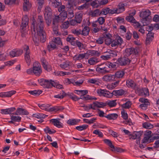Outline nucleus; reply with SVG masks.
<instances>
[{
	"label": "nucleus",
	"instance_id": "1",
	"mask_svg": "<svg viewBox=\"0 0 159 159\" xmlns=\"http://www.w3.org/2000/svg\"><path fill=\"white\" fill-rule=\"evenodd\" d=\"M31 28L33 39L35 45L38 46L39 43V39L41 42L43 43L45 40L46 36L45 32L43 30V17L39 16L37 21H36L33 17L31 21Z\"/></svg>",
	"mask_w": 159,
	"mask_h": 159
},
{
	"label": "nucleus",
	"instance_id": "2",
	"mask_svg": "<svg viewBox=\"0 0 159 159\" xmlns=\"http://www.w3.org/2000/svg\"><path fill=\"white\" fill-rule=\"evenodd\" d=\"M31 28L33 39L35 45L38 46L39 43V39L41 42L43 43L45 40L46 36L45 32L43 30V17L39 16L37 21H36L33 17L31 21Z\"/></svg>",
	"mask_w": 159,
	"mask_h": 159
},
{
	"label": "nucleus",
	"instance_id": "3",
	"mask_svg": "<svg viewBox=\"0 0 159 159\" xmlns=\"http://www.w3.org/2000/svg\"><path fill=\"white\" fill-rule=\"evenodd\" d=\"M42 72V70L40 65L38 62H35L33 63L32 68L28 69L26 70V72L28 74H34L37 76L40 75Z\"/></svg>",
	"mask_w": 159,
	"mask_h": 159
},
{
	"label": "nucleus",
	"instance_id": "4",
	"mask_svg": "<svg viewBox=\"0 0 159 159\" xmlns=\"http://www.w3.org/2000/svg\"><path fill=\"white\" fill-rule=\"evenodd\" d=\"M38 106L41 109L48 111H62L64 109L61 106H54L51 107L50 105L48 104H39Z\"/></svg>",
	"mask_w": 159,
	"mask_h": 159
},
{
	"label": "nucleus",
	"instance_id": "5",
	"mask_svg": "<svg viewBox=\"0 0 159 159\" xmlns=\"http://www.w3.org/2000/svg\"><path fill=\"white\" fill-rule=\"evenodd\" d=\"M29 22V19L27 15H25L22 18V21L21 25V36L25 37L27 34L26 27L28 25Z\"/></svg>",
	"mask_w": 159,
	"mask_h": 159
},
{
	"label": "nucleus",
	"instance_id": "6",
	"mask_svg": "<svg viewBox=\"0 0 159 159\" xmlns=\"http://www.w3.org/2000/svg\"><path fill=\"white\" fill-rule=\"evenodd\" d=\"M38 81L41 85L47 88H51L55 84V81L52 80H48L42 79L39 80Z\"/></svg>",
	"mask_w": 159,
	"mask_h": 159
},
{
	"label": "nucleus",
	"instance_id": "7",
	"mask_svg": "<svg viewBox=\"0 0 159 159\" xmlns=\"http://www.w3.org/2000/svg\"><path fill=\"white\" fill-rule=\"evenodd\" d=\"M44 15L46 23L49 26L51 22L52 19V13L51 9L49 7L47 6L46 7Z\"/></svg>",
	"mask_w": 159,
	"mask_h": 159
},
{
	"label": "nucleus",
	"instance_id": "8",
	"mask_svg": "<svg viewBox=\"0 0 159 159\" xmlns=\"http://www.w3.org/2000/svg\"><path fill=\"white\" fill-rule=\"evenodd\" d=\"M67 14L66 11H62L58 16H55L53 19V24L59 22H62L67 17Z\"/></svg>",
	"mask_w": 159,
	"mask_h": 159
},
{
	"label": "nucleus",
	"instance_id": "9",
	"mask_svg": "<svg viewBox=\"0 0 159 159\" xmlns=\"http://www.w3.org/2000/svg\"><path fill=\"white\" fill-rule=\"evenodd\" d=\"M23 50L25 53V58L28 66L30 65L31 61L30 52L29 47L25 45L23 47Z\"/></svg>",
	"mask_w": 159,
	"mask_h": 159
},
{
	"label": "nucleus",
	"instance_id": "10",
	"mask_svg": "<svg viewBox=\"0 0 159 159\" xmlns=\"http://www.w3.org/2000/svg\"><path fill=\"white\" fill-rule=\"evenodd\" d=\"M90 25V23L89 20H86L85 21V23H84L82 26L84 25V27L81 32V34L84 36H87L88 35L90 29L88 27Z\"/></svg>",
	"mask_w": 159,
	"mask_h": 159
},
{
	"label": "nucleus",
	"instance_id": "11",
	"mask_svg": "<svg viewBox=\"0 0 159 159\" xmlns=\"http://www.w3.org/2000/svg\"><path fill=\"white\" fill-rule=\"evenodd\" d=\"M16 110L15 107H11L5 109H2L1 110V113L3 114H9L11 115H14Z\"/></svg>",
	"mask_w": 159,
	"mask_h": 159
},
{
	"label": "nucleus",
	"instance_id": "12",
	"mask_svg": "<svg viewBox=\"0 0 159 159\" xmlns=\"http://www.w3.org/2000/svg\"><path fill=\"white\" fill-rule=\"evenodd\" d=\"M138 53V51L137 49L131 48H126L125 50L124 54L126 56H128L132 54L137 55Z\"/></svg>",
	"mask_w": 159,
	"mask_h": 159
},
{
	"label": "nucleus",
	"instance_id": "13",
	"mask_svg": "<svg viewBox=\"0 0 159 159\" xmlns=\"http://www.w3.org/2000/svg\"><path fill=\"white\" fill-rule=\"evenodd\" d=\"M118 63L120 66H125L130 63L129 59L127 57H120L117 60Z\"/></svg>",
	"mask_w": 159,
	"mask_h": 159
},
{
	"label": "nucleus",
	"instance_id": "14",
	"mask_svg": "<svg viewBox=\"0 0 159 159\" xmlns=\"http://www.w3.org/2000/svg\"><path fill=\"white\" fill-rule=\"evenodd\" d=\"M136 14V11L134 10L130 11L129 15L127 16L125 18L126 20L129 22H135V20L133 16Z\"/></svg>",
	"mask_w": 159,
	"mask_h": 159
},
{
	"label": "nucleus",
	"instance_id": "15",
	"mask_svg": "<svg viewBox=\"0 0 159 159\" xmlns=\"http://www.w3.org/2000/svg\"><path fill=\"white\" fill-rule=\"evenodd\" d=\"M139 101L142 103V104L140 105V107L143 110H146L147 106L149 105V102L147 99L141 98L139 99Z\"/></svg>",
	"mask_w": 159,
	"mask_h": 159
},
{
	"label": "nucleus",
	"instance_id": "16",
	"mask_svg": "<svg viewBox=\"0 0 159 159\" xmlns=\"http://www.w3.org/2000/svg\"><path fill=\"white\" fill-rule=\"evenodd\" d=\"M59 120V119H52L50 120V121L57 127L58 128H62L63 127V125L60 121Z\"/></svg>",
	"mask_w": 159,
	"mask_h": 159
},
{
	"label": "nucleus",
	"instance_id": "17",
	"mask_svg": "<svg viewBox=\"0 0 159 159\" xmlns=\"http://www.w3.org/2000/svg\"><path fill=\"white\" fill-rule=\"evenodd\" d=\"M88 54L87 53H80L79 54L75 55L73 57L74 60L80 61L84 58L85 59H88Z\"/></svg>",
	"mask_w": 159,
	"mask_h": 159
},
{
	"label": "nucleus",
	"instance_id": "18",
	"mask_svg": "<svg viewBox=\"0 0 159 159\" xmlns=\"http://www.w3.org/2000/svg\"><path fill=\"white\" fill-rule=\"evenodd\" d=\"M105 106L104 103L96 101L90 105L89 107L92 109H96L98 108L102 107Z\"/></svg>",
	"mask_w": 159,
	"mask_h": 159
},
{
	"label": "nucleus",
	"instance_id": "19",
	"mask_svg": "<svg viewBox=\"0 0 159 159\" xmlns=\"http://www.w3.org/2000/svg\"><path fill=\"white\" fill-rule=\"evenodd\" d=\"M107 52L108 54L103 56L102 58L104 60H107L111 58V57H116L117 56V53L114 51L109 50Z\"/></svg>",
	"mask_w": 159,
	"mask_h": 159
},
{
	"label": "nucleus",
	"instance_id": "20",
	"mask_svg": "<svg viewBox=\"0 0 159 159\" xmlns=\"http://www.w3.org/2000/svg\"><path fill=\"white\" fill-rule=\"evenodd\" d=\"M23 52L22 50L18 49H14L10 52V56L12 57H14L21 55Z\"/></svg>",
	"mask_w": 159,
	"mask_h": 159
},
{
	"label": "nucleus",
	"instance_id": "21",
	"mask_svg": "<svg viewBox=\"0 0 159 159\" xmlns=\"http://www.w3.org/2000/svg\"><path fill=\"white\" fill-rule=\"evenodd\" d=\"M29 113L28 111L26 110L20 108H18L14 113L15 115H28Z\"/></svg>",
	"mask_w": 159,
	"mask_h": 159
},
{
	"label": "nucleus",
	"instance_id": "22",
	"mask_svg": "<svg viewBox=\"0 0 159 159\" xmlns=\"http://www.w3.org/2000/svg\"><path fill=\"white\" fill-rule=\"evenodd\" d=\"M102 79L103 81L106 82L112 81L115 80V76L114 75H107L103 76Z\"/></svg>",
	"mask_w": 159,
	"mask_h": 159
},
{
	"label": "nucleus",
	"instance_id": "23",
	"mask_svg": "<svg viewBox=\"0 0 159 159\" xmlns=\"http://www.w3.org/2000/svg\"><path fill=\"white\" fill-rule=\"evenodd\" d=\"M111 37V35L109 34L103 35V38L104 40L105 43L106 45H108L111 44L112 42Z\"/></svg>",
	"mask_w": 159,
	"mask_h": 159
},
{
	"label": "nucleus",
	"instance_id": "24",
	"mask_svg": "<svg viewBox=\"0 0 159 159\" xmlns=\"http://www.w3.org/2000/svg\"><path fill=\"white\" fill-rule=\"evenodd\" d=\"M123 42L122 39L120 37H118L116 39L112 41L111 46L115 47L119 45H120Z\"/></svg>",
	"mask_w": 159,
	"mask_h": 159
},
{
	"label": "nucleus",
	"instance_id": "25",
	"mask_svg": "<svg viewBox=\"0 0 159 159\" xmlns=\"http://www.w3.org/2000/svg\"><path fill=\"white\" fill-rule=\"evenodd\" d=\"M72 64L71 62L68 60H66L59 65V66L63 69H66L69 68Z\"/></svg>",
	"mask_w": 159,
	"mask_h": 159
},
{
	"label": "nucleus",
	"instance_id": "26",
	"mask_svg": "<svg viewBox=\"0 0 159 159\" xmlns=\"http://www.w3.org/2000/svg\"><path fill=\"white\" fill-rule=\"evenodd\" d=\"M125 5L123 3H120L117 6V8H116L117 14H119L125 10Z\"/></svg>",
	"mask_w": 159,
	"mask_h": 159
},
{
	"label": "nucleus",
	"instance_id": "27",
	"mask_svg": "<svg viewBox=\"0 0 159 159\" xmlns=\"http://www.w3.org/2000/svg\"><path fill=\"white\" fill-rule=\"evenodd\" d=\"M108 66H103V67H97L96 68V70L98 73L105 74L108 72L107 70Z\"/></svg>",
	"mask_w": 159,
	"mask_h": 159
},
{
	"label": "nucleus",
	"instance_id": "28",
	"mask_svg": "<svg viewBox=\"0 0 159 159\" xmlns=\"http://www.w3.org/2000/svg\"><path fill=\"white\" fill-rule=\"evenodd\" d=\"M31 5L29 0H24L23 7L24 11H27L31 7Z\"/></svg>",
	"mask_w": 159,
	"mask_h": 159
},
{
	"label": "nucleus",
	"instance_id": "29",
	"mask_svg": "<svg viewBox=\"0 0 159 159\" xmlns=\"http://www.w3.org/2000/svg\"><path fill=\"white\" fill-rule=\"evenodd\" d=\"M126 84L128 87L131 88L133 89H134L136 86L135 83L131 79H128L126 80Z\"/></svg>",
	"mask_w": 159,
	"mask_h": 159
},
{
	"label": "nucleus",
	"instance_id": "30",
	"mask_svg": "<svg viewBox=\"0 0 159 159\" xmlns=\"http://www.w3.org/2000/svg\"><path fill=\"white\" fill-rule=\"evenodd\" d=\"M151 12L148 10L142 11L140 13V16L141 18L150 17V15Z\"/></svg>",
	"mask_w": 159,
	"mask_h": 159
},
{
	"label": "nucleus",
	"instance_id": "31",
	"mask_svg": "<svg viewBox=\"0 0 159 159\" xmlns=\"http://www.w3.org/2000/svg\"><path fill=\"white\" fill-rule=\"evenodd\" d=\"M41 61L42 62V65L46 70L48 71H50L51 70L50 66L48 65V63L45 59L44 58L41 59Z\"/></svg>",
	"mask_w": 159,
	"mask_h": 159
},
{
	"label": "nucleus",
	"instance_id": "32",
	"mask_svg": "<svg viewBox=\"0 0 159 159\" xmlns=\"http://www.w3.org/2000/svg\"><path fill=\"white\" fill-rule=\"evenodd\" d=\"M80 121V119H71L68 120L67 121V123L70 125H76Z\"/></svg>",
	"mask_w": 159,
	"mask_h": 159
},
{
	"label": "nucleus",
	"instance_id": "33",
	"mask_svg": "<svg viewBox=\"0 0 159 159\" xmlns=\"http://www.w3.org/2000/svg\"><path fill=\"white\" fill-rule=\"evenodd\" d=\"M33 116L34 117L41 119V120L42 121V119L45 118L47 116L43 113H37L33 114Z\"/></svg>",
	"mask_w": 159,
	"mask_h": 159
},
{
	"label": "nucleus",
	"instance_id": "34",
	"mask_svg": "<svg viewBox=\"0 0 159 159\" xmlns=\"http://www.w3.org/2000/svg\"><path fill=\"white\" fill-rule=\"evenodd\" d=\"M139 92L141 93H139V95L141 96H143L144 95L145 96H148L149 95L148 90V88H142L141 89L139 90Z\"/></svg>",
	"mask_w": 159,
	"mask_h": 159
},
{
	"label": "nucleus",
	"instance_id": "35",
	"mask_svg": "<svg viewBox=\"0 0 159 159\" xmlns=\"http://www.w3.org/2000/svg\"><path fill=\"white\" fill-rule=\"evenodd\" d=\"M151 17H147L142 18L141 20V22L143 23V26L148 25L150 22Z\"/></svg>",
	"mask_w": 159,
	"mask_h": 159
},
{
	"label": "nucleus",
	"instance_id": "36",
	"mask_svg": "<svg viewBox=\"0 0 159 159\" xmlns=\"http://www.w3.org/2000/svg\"><path fill=\"white\" fill-rule=\"evenodd\" d=\"M118 115L116 113H112L105 116V117L108 120H116L118 117Z\"/></svg>",
	"mask_w": 159,
	"mask_h": 159
},
{
	"label": "nucleus",
	"instance_id": "37",
	"mask_svg": "<svg viewBox=\"0 0 159 159\" xmlns=\"http://www.w3.org/2000/svg\"><path fill=\"white\" fill-rule=\"evenodd\" d=\"M88 82L89 83L94 84L96 85H98L100 83V80L97 78L90 79L88 80Z\"/></svg>",
	"mask_w": 159,
	"mask_h": 159
},
{
	"label": "nucleus",
	"instance_id": "38",
	"mask_svg": "<svg viewBox=\"0 0 159 159\" xmlns=\"http://www.w3.org/2000/svg\"><path fill=\"white\" fill-rule=\"evenodd\" d=\"M52 2V5L55 7H58L61 5L60 1H57L56 0H48Z\"/></svg>",
	"mask_w": 159,
	"mask_h": 159
},
{
	"label": "nucleus",
	"instance_id": "39",
	"mask_svg": "<svg viewBox=\"0 0 159 159\" xmlns=\"http://www.w3.org/2000/svg\"><path fill=\"white\" fill-rule=\"evenodd\" d=\"M74 92L77 94L78 95H80L81 96V98L82 97V96L88 93V91L87 90H75Z\"/></svg>",
	"mask_w": 159,
	"mask_h": 159
},
{
	"label": "nucleus",
	"instance_id": "40",
	"mask_svg": "<svg viewBox=\"0 0 159 159\" xmlns=\"http://www.w3.org/2000/svg\"><path fill=\"white\" fill-rule=\"evenodd\" d=\"M90 16L92 17H96L100 15V11L98 9L91 11L89 13Z\"/></svg>",
	"mask_w": 159,
	"mask_h": 159
},
{
	"label": "nucleus",
	"instance_id": "41",
	"mask_svg": "<svg viewBox=\"0 0 159 159\" xmlns=\"http://www.w3.org/2000/svg\"><path fill=\"white\" fill-rule=\"evenodd\" d=\"M125 73L124 71H118L115 73V75H114L115 76V78L116 77L117 78H122L124 75Z\"/></svg>",
	"mask_w": 159,
	"mask_h": 159
},
{
	"label": "nucleus",
	"instance_id": "42",
	"mask_svg": "<svg viewBox=\"0 0 159 159\" xmlns=\"http://www.w3.org/2000/svg\"><path fill=\"white\" fill-rule=\"evenodd\" d=\"M82 14L81 12L77 13L75 16V19L77 21L78 23H80L82 20Z\"/></svg>",
	"mask_w": 159,
	"mask_h": 159
},
{
	"label": "nucleus",
	"instance_id": "43",
	"mask_svg": "<svg viewBox=\"0 0 159 159\" xmlns=\"http://www.w3.org/2000/svg\"><path fill=\"white\" fill-rule=\"evenodd\" d=\"M86 53L88 54V58L89 55L99 56V53L98 51L94 50L89 51Z\"/></svg>",
	"mask_w": 159,
	"mask_h": 159
},
{
	"label": "nucleus",
	"instance_id": "44",
	"mask_svg": "<svg viewBox=\"0 0 159 159\" xmlns=\"http://www.w3.org/2000/svg\"><path fill=\"white\" fill-rule=\"evenodd\" d=\"M124 93V91L123 89L114 90L112 92L113 95L116 96H120L122 95Z\"/></svg>",
	"mask_w": 159,
	"mask_h": 159
},
{
	"label": "nucleus",
	"instance_id": "45",
	"mask_svg": "<svg viewBox=\"0 0 159 159\" xmlns=\"http://www.w3.org/2000/svg\"><path fill=\"white\" fill-rule=\"evenodd\" d=\"M116 100H108L106 102V104L110 107H113L116 105Z\"/></svg>",
	"mask_w": 159,
	"mask_h": 159
},
{
	"label": "nucleus",
	"instance_id": "46",
	"mask_svg": "<svg viewBox=\"0 0 159 159\" xmlns=\"http://www.w3.org/2000/svg\"><path fill=\"white\" fill-rule=\"evenodd\" d=\"M47 48L49 51H51L56 48V45L54 42L52 41L49 43Z\"/></svg>",
	"mask_w": 159,
	"mask_h": 159
},
{
	"label": "nucleus",
	"instance_id": "47",
	"mask_svg": "<svg viewBox=\"0 0 159 159\" xmlns=\"http://www.w3.org/2000/svg\"><path fill=\"white\" fill-rule=\"evenodd\" d=\"M42 92V91L40 90L29 91V93L34 96H38L41 94Z\"/></svg>",
	"mask_w": 159,
	"mask_h": 159
},
{
	"label": "nucleus",
	"instance_id": "48",
	"mask_svg": "<svg viewBox=\"0 0 159 159\" xmlns=\"http://www.w3.org/2000/svg\"><path fill=\"white\" fill-rule=\"evenodd\" d=\"M132 103L130 101H127L122 105V107L124 109H129L131 107Z\"/></svg>",
	"mask_w": 159,
	"mask_h": 159
},
{
	"label": "nucleus",
	"instance_id": "49",
	"mask_svg": "<svg viewBox=\"0 0 159 159\" xmlns=\"http://www.w3.org/2000/svg\"><path fill=\"white\" fill-rule=\"evenodd\" d=\"M44 131L47 134H52L56 132V131L53 129H51L48 127L47 126L43 129Z\"/></svg>",
	"mask_w": 159,
	"mask_h": 159
},
{
	"label": "nucleus",
	"instance_id": "50",
	"mask_svg": "<svg viewBox=\"0 0 159 159\" xmlns=\"http://www.w3.org/2000/svg\"><path fill=\"white\" fill-rule=\"evenodd\" d=\"M154 34L150 31H149L147 34L146 41H150L153 38Z\"/></svg>",
	"mask_w": 159,
	"mask_h": 159
},
{
	"label": "nucleus",
	"instance_id": "51",
	"mask_svg": "<svg viewBox=\"0 0 159 159\" xmlns=\"http://www.w3.org/2000/svg\"><path fill=\"white\" fill-rule=\"evenodd\" d=\"M14 115H11V119L13 120L14 122H19L21 120V117L20 116H16Z\"/></svg>",
	"mask_w": 159,
	"mask_h": 159
},
{
	"label": "nucleus",
	"instance_id": "52",
	"mask_svg": "<svg viewBox=\"0 0 159 159\" xmlns=\"http://www.w3.org/2000/svg\"><path fill=\"white\" fill-rule=\"evenodd\" d=\"M94 8H97L100 6V2L98 0H95L91 4Z\"/></svg>",
	"mask_w": 159,
	"mask_h": 159
},
{
	"label": "nucleus",
	"instance_id": "53",
	"mask_svg": "<svg viewBox=\"0 0 159 159\" xmlns=\"http://www.w3.org/2000/svg\"><path fill=\"white\" fill-rule=\"evenodd\" d=\"M143 126L146 129H150L153 127V125L150 123L146 122L143 124Z\"/></svg>",
	"mask_w": 159,
	"mask_h": 159
},
{
	"label": "nucleus",
	"instance_id": "54",
	"mask_svg": "<svg viewBox=\"0 0 159 159\" xmlns=\"http://www.w3.org/2000/svg\"><path fill=\"white\" fill-rule=\"evenodd\" d=\"M88 126L87 125L84 124L81 126H76L75 128L79 131H82L86 129Z\"/></svg>",
	"mask_w": 159,
	"mask_h": 159
},
{
	"label": "nucleus",
	"instance_id": "55",
	"mask_svg": "<svg viewBox=\"0 0 159 159\" xmlns=\"http://www.w3.org/2000/svg\"><path fill=\"white\" fill-rule=\"evenodd\" d=\"M75 39V38L71 35H69L66 39V40L67 42H69L72 44L75 43L74 41Z\"/></svg>",
	"mask_w": 159,
	"mask_h": 159
},
{
	"label": "nucleus",
	"instance_id": "56",
	"mask_svg": "<svg viewBox=\"0 0 159 159\" xmlns=\"http://www.w3.org/2000/svg\"><path fill=\"white\" fill-rule=\"evenodd\" d=\"M74 79L66 78L65 79L64 81V83L66 85H69L72 84H73Z\"/></svg>",
	"mask_w": 159,
	"mask_h": 159
},
{
	"label": "nucleus",
	"instance_id": "57",
	"mask_svg": "<svg viewBox=\"0 0 159 159\" xmlns=\"http://www.w3.org/2000/svg\"><path fill=\"white\" fill-rule=\"evenodd\" d=\"M96 120V118H93L90 119H84L83 121L85 123L90 124L93 123Z\"/></svg>",
	"mask_w": 159,
	"mask_h": 159
},
{
	"label": "nucleus",
	"instance_id": "58",
	"mask_svg": "<svg viewBox=\"0 0 159 159\" xmlns=\"http://www.w3.org/2000/svg\"><path fill=\"white\" fill-rule=\"evenodd\" d=\"M105 91L106 92V89H98L96 90V92L100 96H104Z\"/></svg>",
	"mask_w": 159,
	"mask_h": 159
},
{
	"label": "nucleus",
	"instance_id": "59",
	"mask_svg": "<svg viewBox=\"0 0 159 159\" xmlns=\"http://www.w3.org/2000/svg\"><path fill=\"white\" fill-rule=\"evenodd\" d=\"M103 141L105 143L107 144L110 148L114 149V147L112 144L111 140L108 139H104Z\"/></svg>",
	"mask_w": 159,
	"mask_h": 159
},
{
	"label": "nucleus",
	"instance_id": "60",
	"mask_svg": "<svg viewBox=\"0 0 159 159\" xmlns=\"http://www.w3.org/2000/svg\"><path fill=\"white\" fill-rule=\"evenodd\" d=\"M93 133L96 135H98L100 137H102L103 134V133L99 129H96L93 131Z\"/></svg>",
	"mask_w": 159,
	"mask_h": 159
},
{
	"label": "nucleus",
	"instance_id": "61",
	"mask_svg": "<svg viewBox=\"0 0 159 159\" xmlns=\"http://www.w3.org/2000/svg\"><path fill=\"white\" fill-rule=\"evenodd\" d=\"M83 82V80H80L77 81H75L74 79V81H73V85L75 86H80Z\"/></svg>",
	"mask_w": 159,
	"mask_h": 159
},
{
	"label": "nucleus",
	"instance_id": "62",
	"mask_svg": "<svg viewBox=\"0 0 159 159\" xmlns=\"http://www.w3.org/2000/svg\"><path fill=\"white\" fill-rule=\"evenodd\" d=\"M52 41L58 45H62V42L60 38L59 37L54 38L53 39Z\"/></svg>",
	"mask_w": 159,
	"mask_h": 159
},
{
	"label": "nucleus",
	"instance_id": "63",
	"mask_svg": "<svg viewBox=\"0 0 159 159\" xmlns=\"http://www.w3.org/2000/svg\"><path fill=\"white\" fill-rule=\"evenodd\" d=\"M88 63L91 65L96 64L97 63V60L95 58H92L88 61Z\"/></svg>",
	"mask_w": 159,
	"mask_h": 159
},
{
	"label": "nucleus",
	"instance_id": "64",
	"mask_svg": "<svg viewBox=\"0 0 159 159\" xmlns=\"http://www.w3.org/2000/svg\"><path fill=\"white\" fill-rule=\"evenodd\" d=\"M113 93H110L109 91L106 90V92L105 93L104 97L106 98H111L113 95Z\"/></svg>",
	"mask_w": 159,
	"mask_h": 159
}]
</instances>
